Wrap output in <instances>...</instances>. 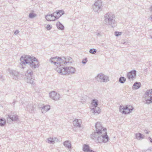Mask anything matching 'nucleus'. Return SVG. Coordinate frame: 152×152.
I'll list each match as a JSON object with an SVG mask.
<instances>
[{"instance_id":"nucleus-17","label":"nucleus","mask_w":152,"mask_h":152,"mask_svg":"<svg viewBox=\"0 0 152 152\" xmlns=\"http://www.w3.org/2000/svg\"><path fill=\"white\" fill-rule=\"evenodd\" d=\"M95 128L96 131H99L102 133V130L103 127L100 123L99 122H97L95 124Z\"/></svg>"},{"instance_id":"nucleus-34","label":"nucleus","mask_w":152,"mask_h":152,"mask_svg":"<svg viewBox=\"0 0 152 152\" xmlns=\"http://www.w3.org/2000/svg\"><path fill=\"white\" fill-rule=\"evenodd\" d=\"M96 108L98 109V110L96 109H95V108H93L92 110H94V113H99L100 112L99 109V107H97Z\"/></svg>"},{"instance_id":"nucleus-27","label":"nucleus","mask_w":152,"mask_h":152,"mask_svg":"<svg viewBox=\"0 0 152 152\" xmlns=\"http://www.w3.org/2000/svg\"><path fill=\"white\" fill-rule=\"evenodd\" d=\"M98 104V101L97 100L95 99L93 100L92 104L93 106L95 107V109H96V107H97Z\"/></svg>"},{"instance_id":"nucleus-38","label":"nucleus","mask_w":152,"mask_h":152,"mask_svg":"<svg viewBox=\"0 0 152 152\" xmlns=\"http://www.w3.org/2000/svg\"><path fill=\"white\" fill-rule=\"evenodd\" d=\"M144 131V132L146 134H148L150 132V131H148V129H145Z\"/></svg>"},{"instance_id":"nucleus-43","label":"nucleus","mask_w":152,"mask_h":152,"mask_svg":"<svg viewBox=\"0 0 152 152\" xmlns=\"http://www.w3.org/2000/svg\"><path fill=\"white\" fill-rule=\"evenodd\" d=\"M88 152H95V151L89 149Z\"/></svg>"},{"instance_id":"nucleus-13","label":"nucleus","mask_w":152,"mask_h":152,"mask_svg":"<svg viewBox=\"0 0 152 152\" xmlns=\"http://www.w3.org/2000/svg\"><path fill=\"white\" fill-rule=\"evenodd\" d=\"M49 95L50 97L54 100H58L60 98L59 94L54 91L50 92Z\"/></svg>"},{"instance_id":"nucleus-12","label":"nucleus","mask_w":152,"mask_h":152,"mask_svg":"<svg viewBox=\"0 0 152 152\" xmlns=\"http://www.w3.org/2000/svg\"><path fill=\"white\" fill-rule=\"evenodd\" d=\"M136 71L134 70L128 72L127 74V77L130 81L133 80L136 78Z\"/></svg>"},{"instance_id":"nucleus-41","label":"nucleus","mask_w":152,"mask_h":152,"mask_svg":"<svg viewBox=\"0 0 152 152\" xmlns=\"http://www.w3.org/2000/svg\"><path fill=\"white\" fill-rule=\"evenodd\" d=\"M148 138L150 141L151 142H152V139L150 137H149Z\"/></svg>"},{"instance_id":"nucleus-24","label":"nucleus","mask_w":152,"mask_h":152,"mask_svg":"<svg viewBox=\"0 0 152 152\" xmlns=\"http://www.w3.org/2000/svg\"><path fill=\"white\" fill-rule=\"evenodd\" d=\"M135 135L136 138L138 140H140L141 139H143L145 137V136L144 135L140 133L136 134Z\"/></svg>"},{"instance_id":"nucleus-29","label":"nucleus","mask_w":152,"mask_h":152,"mask_svg":"<svg viewBox=\"0 0 152 152\" xmlns=\"http://www.w3.org/2000/svg\"><path fill=\"white\" fill-rule=\"evenodd\" d=\"M6 123L5 119L3 118L0 119V126H4Z\"/></svg>"},{"instance_id":"nucleus-18","label":"nucleus","mask_w":152,"mask_h":152,"mask_svg":"<svg viewBox=\"0 0 152 152\" xmlns=\"http://www.w3.org/2000/svg\"><path fill=\"white\" fill-rule=\"evenodd\" d=\"M64 13V12L63 10H60L56 11V14L58 16H55V19L53 20H52L55 21L56 20L58 19Z\"/></svg>"},{"instance_id":"nucleus-39","label":"nucleus","mask_w":152,"mask_h":152,"mask_svg":"<svg viewBox=\"0 0 152 152\" xmlns=\"http://www.w3.org/2000/svg\"><path fill=\"white\" fill-rule=\"evenodd\" d=\"M19 33V31L18 30H15L14 32V34L15 35Z\"/></svg>"},{"instance_id":"nucleus-20","label":"nucleus","mask_w":152,"mask_h":152,"mask_svg":"<svg viewBox=\"0 0 152 152\" xmlns=\"http://www.w3.org/2000/svg\"><path fill=\"white\" fill-rule=\"evenodd\" d=\"M50 109V107L49 105H47L45 106H43L42 107V113H46L47 111L49 110Z\"/></svg>"},{"instance_id":"nucleus-15","label":"nucleus","mask_w":152,"mask_h":152,"mask_svg":"<svg viewBox=\"0 0 152 152\" xmlns=\"http://www.w3.org/2000/svg\"><path fill=\"white\" fill-rule=\"evenodd\" d=\"M10 73L13 79L16 80L18 78L19 75V73L18 72L15 70H11L10 72Z\"/></svg>"},{"instance_id":"nucleus-7","label":"nucleus","mask_w":152,"mask_h":152,"mask_svg":"<svg viewBox=\"0 0 152 152\" xmlns=\"http://www.w3.org/2000/svg\"><path fill=\"white\" fill-rule=\"evenodd\" d=\"M133 108L132 106L128 105L124 107L123 106L121 105L120 106V111L123 114H128L131 113L133 110Z\"/></svg>"},{"instance_id":"nucleus-44","label":"nucleus","mask_w":152,"mask_h":152,"mask_svg":"<svg viewBox=\"0 0 152 152\" xmlns=\"http://www.w3.org/2000/svg\"><path fill=\"white\" fill-rule=\"evenodd\" d=\"M122 43L125 44H127V43L126 42H122Z\"/></svg>"},{"instance_id":"nucleus-31","label":"nucleus","mask_w":152,"mask_h":152,"mask_svg":"<svg viewBox=\"0 0 152 152\" xmlns=\"http://www.w3.org/2000/svg\"><path fill=\"white\" fill-rule=\"evenodd\" d=\"M96 50L95 49L92 48L91 49L89 50V52L91 53L94 54L96 52Z\"/></svg>"},{"instance_id":"nucleus-45","label":"nucleus","mask_w":152,"mask_h":152,"mask_svg":"<svg viewBox=\"0 0 152 152\" xmlns=\"http://www.w3.org/2000/svg\"><path fill=\"white\" fill-rule=\"evenodd\" d=\"M15 101L14 100L13 102H12V104H13V105H14L15 104Z\"/></svg>"},{"instance_id":"nucleus-40","label":"nucleus","mask_w":152,"mask_h":152,"mask_svg":"<svg viewBox=\"0 0 152 152\" xmlns=\"http://www.w3.org/2000/svg\"><path fill=\"white\" fill-rule=\"evenodd\" d=\"M54 15H55V12H54V13H53V14H50V16L51 17V18L52 17H55V16H54Z\"/></svg>"},{"instance_id":"nucleus-11","label":"nucleus","mask_w":152,"mask_h":152,"mask_svg":"<svg viewBox=\"0 0 152 152\" xmlns=\"http://www.w3.org/2000/svg\"><path fill=\"white\" fill-rule=\"evenodd\" d=\"M29 66L32 69H35L39 67V64L38 60L36 58L34 57L32 60L30 62Z\"/></svg>"},{"instance_id":"nucleus-1","label":"nucleus","mask_w":152,"mask_h":152,"mask_svg":"<svg viewBox=\"0 0 152 152\" xmlns=\"http://www.w3.org/2000/svg\"><path fill=\"white\" fill-rule=\"evenodd\" d=\"M106 128H103L102 131L104 132L102 133L99 131H96L91 135V138L99 143H106L109 140V137L107 135Z\"/></svg>"},{"instance_id":"nucleus-30","label":"nucleus","mask_w":152,"mask_h":152,"mask_svg":"<svg viewBox=\"0 0 152 152\" xmlns=\"http://www.w3.org/2000/svg\"><path fill=\"white\" fill-rule=\"evenodd\" d=\"M119 82L121 83H124L126 81V79L124 77H120L119 80Z\"/></svg>"},{"instance_id":"nucleus-28","label":"nucleus","mask_w":152,"mask_h":152,"mask_svg":"<svg viewBox=\"0 0 152 152\" xmlns=\"http://www.w3.org/2000/svg\"><path fill=\"white\" fill-rule=\"evenodd\" d=\"M56 139V137L51 138L50 137L47 139V140L48 141V142L49 143H52L53 144L54 143V142L55 141V140Z\"/></svg>"},{"instance_id":"nucleus-33","label":"nucleus","mask_w":152,"mask_h":152,"mask_svg":"<svg viewBox=\"0 0 152 152\" xmlns=\"http://www.w3.org/2000/svg\"><path fill=\"white\" fill-rule=\"evenodd\" d=\"M45 18L48 21H51L52 20H50V19L51 18V17L50 16V14H49V13L45 16Z\"/></svg>"},{"instance_id":"nucleus-14","label":"nucleus","mask_w":152,"mask_h":152,"mask_svg":"<svg viewBox=\"0 0 152 152\" xmlns=\"http://www.w3.org/2000/svg\"><path fill=\"white\" fill-rule=\"evenodd\" d=\"M8 117L9 118H7V121H8L9 119H11L12 121H17L18 118V115H17L14 114H11L10 115H8Z\"/></svg>"},{"instance_id":"nucleus-42","label":"nucleus","mask_w":152,"mask_h":152,"mask_svg":"<svg viewBox=\"0 0 152 152\" xmlns=\"http://www.w3.org/2000/svg\"><path fill=\"white\" fill-rule=\"evenodd\" d=\"M96 35H97V36H99H99H101V35L99 33H97V34H96Z\"/></svg>"},{"instance_id":"nucleus-5","label":"nucleus","mask_w":152,"mask_h":152,"mask_svg":"<svg viewBox=\"0 0 152 152\" xmlns=\"http://www.w3.org/2000/svg\"><path fill=\"white\" fill-rule=\"evenodd\" d=\"M34 57L28 55H24L22 56L20 58V65L22 66V68L23 69L24 68V67L23 66V65H26L27 64L29 65L30 62L32 60Z\"/></svg>"},{"instance_id":"nucleus-19","label":"nucleus","mask_w":152,"mask_h":152,"mask_svg":"<svg viewBox=\"0 0 152 152\" xmlns=\"http://www.w3.org/2000/svg\"><path fill=\"white\" fill-rule=\"evenodd\" d=\"M59 58V57L57 56H56L54 57H51L50 59V61L51 63H54V65L56 66L58 63H57V60Z\"/></svg>"},{"instance_id":"nucleus-22","label":"nucleus","mask_w":152,"mask_h":152,"mask_svg":"<svg viewBox=\"0 0 152 152\" xmlns=\"http://www.w3.org/2000/svg\"><path fill=\"white\" fill-rule=\"evenodd\" d=\"M27 108L30 112H34V107L32 104H28L27 106Z\"/></svg>"},{"instance_id":"nucleus-23","label":"nucleus","mask_w":152,"mask_h":152,"mask_svg":"<svg viewBox=\"0 0 152 152\" xmlns=\"http://www.w3.org/2000/svg\"><path fill=\"white\" fill-rule=\"evenodd\" d=\"M141 86V83L140 82H136L133 85V88L135 89H137Z\"/></svg>"},{"instance_id":"nucleus-32","label":"nucleus","mask_w":152,"mask_h":152,"mask_svg":"<svg viewBox=\"0 0 152 152\" xmlns=\"http://www.w3.org/2000/svg\"><path fill=\"white\" fill-rule=\"evenodd\" d=\"M37 16V14L35 13H31L29 15V17L31 18H32Z\"/></svg>"},{"instance_id":"nucleus-25","label":"nucleus","mask_w":152,"mask_h":152,"mask_svg":"<svg viewBox=\"0 0 152 152\" xmlns=\"http://www.w3.org/2000/svg\"><path fill=\"white\" fill-rule=\"evenodd\" d=\"M90 149V147L88 145L84 144L83 147V150L85 152H88Z\"/></svg>"},{"instance_id":"nucleus-26","label":"nucleus","mask_w":152,"mask_h":152,"mask_svg":"<svg viewBox=\"0 0 152 152\" xmlns=\"http://www.w3.org/2000/svg\"><path fill=\"white\" fill-rule=\"evenodd\" d=\"M64 145L66 147L68 148H71V144L68 141H66L64 142Z\"/></svg>"},{"instance_id":"nucleus-36","label":"nucleus","mask_w":152,"mask_h":152,"mask_svg":"<svg viewBox=\"0 0 152 152\" xmlns=\"http://www.w3.org/2000/svg\"><path fill=\"white\" fill-rule=\"evenodd\" d=\"M87 61V58H85L82 61V63L83 64H85Z\"/></svg>"},{"instance_id":"nucleus-37","label":"nucleus","mask_w":152,"mask_h":152,"mask_svg":"<svg viewBox=\"0 0 152 152\" xmlns=\"http://www.w3.org/2000/svg\"><path fill=\"white\" fill-rule=\"evenodd\" d=\"M46 28L48 30H50L52 28V27L50 26V25L49 24H48L47 25Z\"/></svg>"},{"instance_id":"nucleus-16","label":"nucleus","mask_w":152,"mask_h":152,"mask_svg":"<svg viewBox=\"0 0 152 152\" xmlns=\"http://www.w3.org/2000/svg\"><path fill=\"white\" fill-rule=\"evenodd\" d=\"M82 121L81 119H77L74 120L73 121V124L75 126L80 128L81 126V124L82 123Z\"/></svg>"},{"instance_id":"nucleus-47","label":"nucleus","mask_w":152,"mask_h":152,"mask_svg":"<svg viewBox=\"0 0 152 152\" xmlns=\"http://www.w3.org/2000/svg\"><path fill=\"white\" fill-rule=\"evenodd\" d=\"M151 20H152V15L151 16Z\"/></svg>"},{"instance_id":"nucleus-35","label":"nucleus","mask_w":152,"mask_h":152,"mask_svg":"<svg viewBox=\"0 0 152 152\" xmlns=\"http://www.w3.org/2000/svg\"><path fill=\"white\" fill-rule=\"evenodd\" d=\"M115 34L116 36H118L121 35V32L118 31H116L115 32Z\"/></svg>"},{"instance_id":"nucleus-8","label":"nucleus","mask_w":152,"mask_h":152,"mask_svg":"<svg viewBox=\"0 0 152 152\" xmlns=\"http://www.w3.org/2000/svg\"><path fill=\"white\" fill-rule=\"evenodd\" d=\"M66 58L64 57H63L62 58L59 57L57 60L58 63L57 64V67L56 69H56L58 68H61V69L62 70L65 67L64 66V64L67 63V62H66Z\"/></svg>"},{"instance_id":"nucleus-10","label":"nucleus","mask_w":152,"mask_h":152,"mask_svg":"<svg viewBox=\"0 0 152 152\" xmlns=\"http://www.w3.org/2000/svg\"><path fill=\"white\" fill-rule=\"evenodd\" d=\"M95 78L98 82H107L109 81L108 77L102 73L99 74Z\"/></svg>"},{"instance_id":"nucleus-4","label":"nucleus","mask_w":152,"mask_h":152,"mask_svg":"<svg viewBox=\"0 0 152 152\" xmlns=\"http://www.w3.org/2000/svg\"><path fill=\"white\" fill-rule=\"evenodd\" d=\"M25 79L28 83L32 85L35 84L33 72L30 69H28L26 72Z\"/></svg>"},{"instance_id":"nucleus-3","label":"nucleus","mask_w":152,"mask_h":152,"mask_svg":"<svg viewBox=\"0 0 152 152\" xmlns=\"http://www.w3.org/2000/svg\"><path fill=\"white\" fill-rule=\"evenodd\" d=\"M56 71L61 75H66L67 74L69 75L75 73V69L72 66L65 67L62 70L61 69V68H58L56 69Z\"/></svg>"},{"instance_id":"nucleus-46","label":"nucleus","mask_w":152,"mask_h":152,"mask_svg":"<svg viewBox=\"0 0 152 152\" xmlns=\"http://www.w3.org/2000/svg\"><path fill=\"white\" fill-rule=\"evenodd\" d=\"M151 11H152V5L150 8Z\"/></svg>"},{"instance_id":"nucleus-2","label":"nucleus","mask_w":152,"mask_h":152,"mask_svg":"<svg viewBox=\"0 0 152 152\" xmlns=\"http://www.w3.org/2000/svg\"><path fill=\"white\" fill-rule=\"evenodd\" d=\"M104 23L106 25L113 27L115 23V18L114 15L110 12H108L104 16Z\"/></svg>"},{"instance_id":"nucleus-6","label":"nucleus","mask_w":152,"mask_h":152,"mask_svg":"<svg viewBox=\"0 0 152 152\" xmlns=\"http://www.w3.org/2000/svg\"><path fill=\"white\" fill-rule=\"evenodd\" d=\"M144 98L145 99L143 101L144 104H149L152 103V89L145 92Z\"/></svg>"},{"instance_id":"nucleus-21","label":"nucleus","mask_w":152,"mask_h":152,"mask_svg":"<svg viewBox=\"0 0 152 152\" xmlns=\"http://www.w3.org/2000/svg\"><path fill=\"white\" fill-rule=\"evenodd\" d=\"M56 26L57 28L60 30H63L64 29V25L60 22H58L56 24Z\"/></svg>"},{"instance_id":"nucleus-9","label":"nucleus","mask_w":152,"mask_h":152,"mask_svg":"<svg viewBox=\"0 0 152 152\" xmlns=\"http://www.w3.org/2000/svg\"><path fill=\"white\" fill-rule=\"evenodd\" d=\"M102 2L100 0L96 1L93 6L94 10L98 13L99 12L102 10Z\"/></svg>"}]
</instances>
